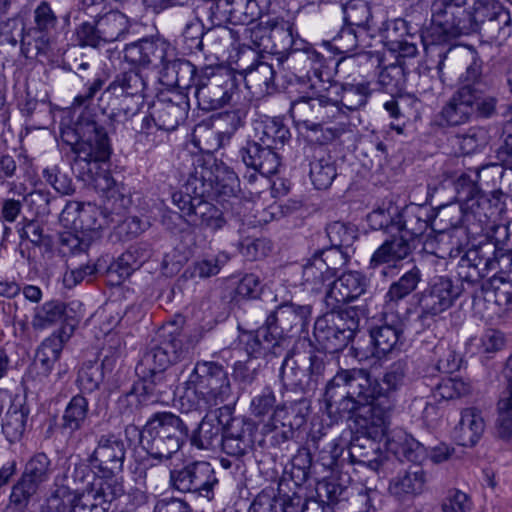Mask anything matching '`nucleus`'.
<instances>
[{"label": "nucleus", "mask_w": 512, "mask_h": 512, "mask_svg": "<svg viewBox=\"0 0 512 512\" xmlns=\"http://www.w3.org/2000/svg\"><path fill=\"white\" fill-rule=\"evenodd\" d=\"M170 485L182 493H193L208 500L214 498L218 485L214 468L209 462L194 461L170 471Z\"/></svg>", "instance_id": "obj_16"}, {"label": "nucleus", "mask_w": 512, "mask_h": 512, "mask_svg": "<svg viewBox=\"0 0 512 512\" xmlns=\"http://www.w3.org/2000/svg\"><path fill=\"white\" fill-rule=\"evenodd\" d=\"M290 114L295 122L303 124L307 130L319 131L325 123L340 116L341 108L328 95L317 94L293 101Z\"/></svg>", "instance_id": "obj_17"}, {"label": "nucleus", "mask_w": 512, "mask_h": 512, "mask_svg": "<svg viewBox=\"0 0 512 512\" xmlns=\"http://www.w3.org/2000/svg\"><path fill=\"white\" fill-rule=\"evenodd\" d=\"M497 167L496 164H485L476 168H469L467 172L461 173L454 181L458 201L469 202L474 199L486 197L478 185L482 170Z\"/></svg>", "instance_id": "obj_44"}, {"label": "nucleus", "mask_w": 512, "mask_h": 512, "mask_svg": "<svg viewBox=\"0 0 512 512\" xmlns=\"http://www.w3.org/2000/svg\"><path fill=\"white\" fill-rule=\"evenodd\" d=\"M186 385H195L202 395L224 402L231 395V384L224 366L214 361H198Z\"/></svg>", "instance_id": "obj_20"}, {"label": "nucleus", "mask_w": 512, "mask_h": 512, "mask_svg": "<svg viewBox=\"0 0 512 512\" xmlns=\"http://www.w3.org/2000/svg\"><path fill=\"white\" fill-rule=\"evenodd\" d=\"M28 408L12 405L2 419V432L10 443L21 440L26 430Z\"/></svg>", "instance_id": "obj_49"}, {"label": "nucleus", "mask_w": 512, "mask_h": 512, "mask_svg": "<svg viewBox=\"0 0 512 512\" xmlns=\"http://www.w3.org/2000/svg\"><path fill=\"white\" fill-rule=\"evenodd\" d=\"M274 61L270 56L258 55L254 50H243L236 65L248 89H254L258 93H269L270 89L274 88Z\"/></svg>", "instance_id": "obj_22"}, {"label": "nucleus", "mask_w": 512, "mask_h": 512, "mask_svg": "<svg viewBox=\"0 0 512 512\" xmlns=\"http://www.w3.org/2000/svg\"><path fill=\"white\" fill-rule=\"evenodd\" d=\"M479 0H437L431 6L432 24L422 35L427 53L431 45H449L448 39L476 33Z\"/></svg>", "instance_id": "obj_5"}, {"label": "nucleus", "mask_w": 512, "mask_h": 512, "mask_svg": "<svg viewBox=\"0 0 512 512\" xmlns=\"http://www.w3.org/2000/svg\"><path fill=\"white\" fill-rule=\"evenodd\" d=\"M368 434L355 436L348 447V455L353 464L367 466L373 471H378L384 462V455L378 440Z\"/></svg>", "instance_id": "obj_36"}, {"label": "nucleus", "mask_w": 512, "mask_h": 512, "mask_svg": "<svg viewBox=\"0 0 512 512\" xmlns=\"http://www.w3.org/2000/svg\"><path fill=\"white\" fill-rule=\"evenodd\" d=\"M332 278L324 269L322 262L317 261V256L312 258L302 267V284L311 286L312 290H319L321 286Z\"/></svg>", "instance_id": "obj_63"}, {"label": "nucleus", "mask_w": 512, "mask_h": 512, "mask_svg": "<svg viewBox=\"0 0 512 512\" xmlns=\"http://www.w3.org/2000/svg\"><path fill=\"white\" fill-rule=\"evenodd\" d=\"M421 281V269L417 265L413 264L411 268L406 270L397 281H394L390 285L385 295L386 301L397 304L399 301L413 293Z\"/></svg>", "instance_id": "obj_46"}, {"label": "nucleus", "mask_w": 512, "mask_h": 512, "mask_svg": "<svg viewBox=\"0 0 512 512\" xmlns=\"http://www.w3.org/2000/svg\"><path fill=\"white\" fill-rule=\"evenodd\" d=\"M254 426L239 418H233L228 422L222 433L221 450L235 458L244 456L252 449Z\"/></svg>", "instance_id": "obj_32"}, {"label": "nucleus", "mask_w": 512, "mask_h": 512, "mask_svg": "<svg viewBox=\"0 0 512 512\" xmlns=\"http://www.w3.org/2000/svg\"><path fill=\"white\" fill-rule=\"evenodd\" d=\"M242 162L265 177L277 173L280 167V156L276 150L257 141H248L239 151Z\"/></svg>", "instance_id": "obj_35"}, {"label": "nucleus", "mask_w": 512, "mask_h": 512, "mask_svg": "<svg viewBox=\"0 0 512 512\" xmlns=\"http://www.w3.org/2000/svg\"><path fill=\"white\" fill-rule=\"evenodd\" d=\"M369 280L360 272L349 271L329 283L325 295L326 307L336 310L340 305L352 302L367 292Z\"/></svg>", "instance_id": "obj_29"}, {"label": "nucleus", "mask_w": 512, "mask_h": 512, "mask_svg": "<svg viewBox=\"0 0 512 512\" xmlns=\"http://www.w3.org/2000/svg\"><path fill=\"white\" fill-rule=\"evenodd\" d=\"M286 339H281L275 335L271 327L265 323L259 327L254 333L248 335L245 343V349L250 358L257 360V358L264 357L268 361L273 358L280 357L285 352L284 344Z\"/></svg>", "instance_id": "obj_34"}, {"label": "nucleus", "mask_w": 512, "mask_h": 512, "mask_svg": "<svg viewBox=\"0 0 512 512\" xmlns=\"http://www.w3.org/2000/svg\"><path fill=\"white\" fill-rule=\"evenodd\" d=\"M336 166L332 156L322 146L313 148L310 161V179L316 189H327L336 178Z\"/></svg>", "instance_id": "obj_39"}, {"label": "nucleus", "mask_w": 512, "mask_h": 512, "mask_svg": "<svg viewBox=\"0 0 512 512\" xmlns=\"http://www.w3.org/2000/svg\"><path fill=\"white\" fill-rule=\"evenodd\" d=\"M231 415L232 408L228 405L205 415L190 433L191 445L201 450L218 449L221 445L222 433L231 420Z\"/></svg>", "instance_id": "obj_24"}, {"label": "nucleus", "mask_w": 512, "mask_h": 512, "mask_svg": "<svg viewBox=\"0 0 512 512\" xmlns=\"http://www.w3.org/2000/svg\"><path fill=\"white\" fill-rule=\"evenodd\" d=\"M147 401L148 398L142 394L140 386L133 384L128 391L123 392L119 396L116 406L122 416L130 419L146 405Z\"/></svg>", "instance_id": "obj_56"}, {"label": "nucleus", "mask_w": 512, "mask_h": 512, "mask_svg": "<svg viewBox=\"0 0 512 512\" xmlns=\"http://www.w3.org/2000/svg\"><path fill=\"white\" fill-rule=\"evenodd\" d=\"M189 111V100L179 92L162 93L152 105L153 124L165 131L175 130Z\"/></svg>", "instance_id": "obj_27"}, {"label": "nucleus", "mask_w": 512, "mask_h": 512, "mask_svg": "<svg viewBox=\"0 0 512 512\" xmlns=\"http://www.w3.org/2000/svg\"><path fill=\"white\" fill-rule=\"evenodd\" d=\"M213 193L214 173L202 158H197L183 188L172 194V201L188 224L217 231L226 221L222 211L207 201Z\"/></svg>", "instance_id": "obj_4"}, {"label": "nucleus", "mask_w": 512, "mask_h": 512, "mask_svg": "<svg viewBox=\"0 0 512 512\" xmlns=\"http://www.w3.org/2000/svg\"><path fill=\"white\" fill-rule=\"evenodd\" d=\"M255 140L274 150L282 148L289 141V128L278 118H265L255 122Z\"/></svg>", "instance_id": "obj_40"}, {"label": "nucleus", "mask_w": 512, "mask_h": 512, "mask_svg": "<svg viewBox=\"0 0 512 512\" xmlns=\"http://www.w3.org/2000/svg\"><path fill=\"white\" fill-rule=\"evenodd\" d=\"M427 61L435 63V70L441 82L443 68L447 59L461 62L465 70L459 76V87H465L473 94L478 95L479 89L487 88L483 74V61L478 52L472 48H462L451 45H431L427 47Z\"/></svg>", "instance_id": "obj_11"}, {"label": "nucleus", "mask_w": 512, "mask_h": 512, "mask_svg": "<svg viewBox=\"0 0 512 512\" xmlns=\"http://www.w3.org/2000/svg\"><path fill=\"white\" fill-rule=\"evenodd\" d=\"M34 26L26 32L22 28L21 50L28 57L46 54L53 42L58 18L47 1H42L34 10Z\"/></svg>", "instance_id": "obj_18"}, {"label": "nucleus", "mask_w": 512, "mask_h": 512, "mask_svg": "<svg viewBox=\"0 0 512 512\" xmlns=\"http://www.w3.org/2000/svg\"><path fill=\"white\" fill-rule=\"evenodd\" d=\"M193 72L186 86L194 88V95L201 110L212 111L224 107L232 97L234 81L231 73L221 67L205 66L200 70L192 64Z\"/></svg>", "instance_id": "obj_10"}, {"label": "nucleus", "mask_w": 512, "mask_h": 512, "mask_svg": "<svg viewBox=\"0 0 512 512\" xmlns=\"http://www.w3.org/2000/svg\"><path fill=\"white\" fill-rule=\"evenodd\" d=\"M126 451L125 441L120 435L103 434L87 461L101 478L113 481L112 478L123 470Z\"/></svg>", "instance_id": "obj_19"}, {"label": "nucleus", "mask_w": 512, "mask_h": 512, "mask_svg": "<svg viewBox=\"0 0 512 512\" xmlns=\"http://www.w3.org/2000/svg\"><path fill=\"white\" fill-rule=\"evenodd\" d=\"M314 256H317V261L323 263L324 269L328 272L331 278H334L337 271L341 267L345 266L350 259L349 250L333 245L328 248L315 251Z\"/></svg>", "instance_id": "obj_54"}, {"label": "nucleus", "mask_w": 512, "mask_h": 512, "mask_svg": "<svg viewBox=\"0 0 512 512\" xmlns=\"http://www.w3.org/2000/svg\"><path fill=\"white\" fill-rule=\"evenodd\" d=\"M75 498L76 493H74L68 486H56L47 498L46 504L42 508V512H65L68 508L73 510Z\"/></svg>", "instance_id": "obj_61"}, {"label": "nucleus", "mask_w": 512, "mask_h": 512, "mask_svg": "<svg viewBox=\"0 0 512 512\" xmlns=\"http://www.w3.org/2000/svg\"><path fill=\"white\" fill-rule=\"evenodd\" d=\"M105 375L100 366L93 361L83 363L78 371L77 383L87 392H93L100 387Z\"/></svg>", "instance_id": "obj_64"}, {"label": "nucleus", "mask_w": 512, "mask_h": 512, "mask_svg": "<svg viewBox=\"0 0 512 512\" xmlns=\"http://www.w3.org/2000/svg\"><path fill=\"white\" fill-rule=\"evenodd\" d=\"M89 402L81 394L73 396L67 403L61 416L60 429L63 433L73 435L81 430L88 419Z\"/></svg>", "instance_id": "obj_43"}, {"label": "nucleus", "mask_w": 512, "mask_h": 512, "mask_svg": "<svg viewBox=\"0 0 512 512\" xmlns=\"http://www.w3.org/2000/svg\"><path fill=\"white\" fill-rule=\"evenodd\" d=\"M383 388L367 369H340L325 386L323 402L334 420L356 417L365 434L386 437L391 404Z\"/></svg>", "instance_id": "obj_2"}, {"label": "nucleus", "mask_w": 512, "mask_h": 512, "mask_svg": "<svg viewBox=\"0 0 512 512\" xmlns=\"http://www.w3.org/2000/svg\"><path fill=\"white\" fill-rule=\"evenodd\" d=\"M430 364L441 373H453L460 368L462 358L446 341H439L433 348Z\"/></svg>", "instance_id": "obj_51"}, {"label": "nucleus", "mask_w": 512, "mask_h": 512, "mask_svg": "<svg viewBox=\"0 0 512 512\" xmlns=\"http://www.w3.org/2000/svg\"><path fill=\"white\" fill-rule=\"evenodd\" d=\"M304 403L305 401L290 406H276L274 391L270 387H265L261 393L253 397L250 408L257 418H263L272 412L269 421L264 425V431L271 434L272 445L281 446L294 439L296 431L305 424V414L298 408Z\"/></svg>", "instance_id": "obj_9"}, {"label": "nucleus", "mask_w": 512, "mask_h": 512, "mask_svg": "<svg viewBox=\"0 0 512 512\" xmlns=\"http://www.w3.org/2000/svg\"><path fill=\"white\" fill-rule=\"evenodd\" d=\"M471 392V384L460 378H445L439 382L434 390L435 399L451 400L466 396Z\"/></svg>", "instance_id": "obj_59"}, {"label": "nucleus", "mask_w": 512, "mask_h": 512, "mask_svg": "<svg viewBox=\"0 0 512 512\" xmlns=\"http://www.w3.org/2000/svg\"><path fill=\"white\" fill-rule=\"evenodd\" d=\"M311 314V305L284 302L278 305L274 311L270 312L265 321L275 335L285 339V332H289L294 328H300L303 331L309 324Z\"/></svg>", "instance_id": "obj_31"}, {"label": "nucleus", "mask_w": 512, "mask_h": 512, "mask_svg": "<svg viewBox=\"0 0 512 512\" xmlns=\"http://www.w3.org/2000/svg\"><path fill=\"white\" fill-rule=\"evenodd\" d=\"M53 472L52 462L44 452L34 454L26 463L24 472L12 486L4 512H25L39 487Z\"/></svg>", "instance_id": "obj_14"}, {"label": "nucleus", "mask_w": 512, "mask_h": 512, "mask_svg": "<svg viewBox=\"0 0 512 512\" xmlns=\"http://www.w3.org/2000/svg\"><path fill=\"white\" fill-rule=\"evenodd\" d=\"M427 475L420 465H412L400 471L389 481L388 492L399 502H406L422 494Z\"/></svg>", "instance_id": "obj_33"}, {"label": "nucleus", "mask_w": 512, "mask_h": 512, "mask_svg": "<svg viewBox=\"0 0 512 512\" xmlns=\"http://www.w3.org/2000/svg\"><path fill=\"white\" fill-rule=\"evenodd\" d=\"M326 234L331 245L346 250H350L357 238L355 229L340 221L327 225Z\"/></svg>", "instance_id": "obj_62"}, {"label": "nucleus", "mask_w": 512, "mask_h": 512, "mask_svg": "<svg viewBox=\"0 0 512 512\" xmlns=\"http://www.w3.org/2000/svg\"><path fill=\"white\" fill-rule=\"evenodd\" d=\"M359 317L355 309L330 312L318 317L314 323V338L318 350L337 353L347 347L359 328Z\"/></svg>", "instance_id": "obj_12"}, {"label": "nucleus", "mask_w": 512, "mask_h": 512, "mask_svg": "<svg viewBox=\"0 0 512 512\" xmlns=\"http://www.w3.org/2000/svg\"><path fill=\"white\" fill-rule=\"evenodd\" d=\"M385 445L400 461H409L420 465L427 457L426 448L412 436L398 431L392 437H386Z\"/></svg>", "instance_id": "obj_38"}, {"label": "nucleus", "mask_w": 512, "mask_h": 512, "mask_svg": "<svg viewBox=\"0 0 512 512\" xmlns=\"http://www.w3.org/2000/svg\"><path fill=\"white\" fill-rule=\"evenodd\" d=\"M65 312V305L59 301H50L38 307L32 320L34 329H45L60 321Z\"/></svg>", "instance_id": "obj_57"}, {"label": "nucleus", "mask_w": 512, "mask_h": 512, "mask_svg": "<svg viewBox=\"0 0 512 512\" xmlns=\"http://www.w3.org/2000/svg\"><path fill=\"white\" fill-rule=\"evenodd\" d=\"M477 97L468 88L459 87L439 112L438 125L456 127L470 122L475 116Z\"/></svg>", "instance_id": "obj_30"}, {"label": "nucleus", "mask_w": 512, "mask_h": 512, "mask_svg": "<svg viewBox=\"0 0 512 512\" xmlns=\"http://www.w3.org/2000/svg\"><path fill=\"white\" fill-rule=\"evenodd\" d=\"M269 55L280 68L287 61L303 63L307 70V77L318 82H329L331 73L326 59L312 47L294 48L296 40L293 25L285 20H273L270 24Z\"/></svg>", "instance_id": "obj_7"}, {"label": "nucleus", "mask_w": 512, "mask_h": 512, "mask_svg": "<svg viewBox=\"0 0 512 512\" xmlns=\"http://www.w3.org/2000/svg\"><path fill=\"white\" fill-rule=\"evenodd\" d=\"M190 415L155 413L145 425L144 449L155 459H169L189 440Z\"/></svg>", "instance_id": "obj_8"}, {"label": "nucleus", "mask_w": 512, "mask_h": 512, "mask_svg": "<svg viewBox=\"0 0 512 512\" xmlns=\"http://www.w3.org/2000/svg\"><path fill=\"white\" fill-rule=\"evenodd\" d=\"M419 207L405 208L397 216L392 226H396L398 233L406 235L410 241L421 236L428 228V222L420 215Z\"/></svg>", "instance_id": "obj_47"}, {"label": "nucleus", "mask_w": 512, "mask_h": 512, "mask_svg": "<svg viewBox=\"0 0 512 512\" xmlns=\"http://www.w3.org/2000/svg\"><path fill=\"white\" fill-rule=\"evenodd\" d=\"M129 19L120 11H109L104 15H92L83 20L76 29V38L80 46L98 48L115 42L129 31Z\"/></svg>", "instance_id": "obj_15"}, {"label": "nucleus", "mask_w": 512, "mask_h": 512, "mask_svg": "<svg viewBox=\"0 0 512 512\" xmlns=\"http://www.w3.org/2000/svg\"><path fill=\"white\" fill-rule=\"evenodd\" d=\"M503 374L507 380L508 396L500 399L498 402L499 418L497 433L500 438L508 440L512 436V353L507 359Z\"/></svg>", "instance_id": "obj_45"}, {"label": "nucleus", "mask_w": 512, "mask_h": 512, "mask_svg": "<svg viewBox=\"0 0 512 512\" xmlns=\"http://www.w3.org/2000/svg\"><path fill=\"white\" fill-rule=\"evenodd\" d=\"M282 356L279 379L284 389L308 393L317 388L326 368L323 357L310 353L308 357L295 358L287 349Z\"/></svg>", "instance_id": "obj_13"}, {"label": "nucleus", "mask_w": 512, "mask_h": 512, "mask_svg": "<svg viewBox=\"0 0 512 512\" xmlns=\"http://www.w3.org/2000/svg\"><path fill=\"white\" fill-rule=\"evenodd\" d=\"M485 422L481 412L476 408L464 409L455 428V438L458 444L465 447L474 446L482 436Z\"/></svg>", "instance_id": "obj_41"}, {"label": "nucleus", "mask_w": 512, "mask_h": 512, "mask_svg": "<svg viewBox=\"0 0 512 512\" xmlns=\"http://www.w3.org/2000/svg\"><path fill=\"white\" fill-rule=\"evenodd\" d=\"M108 212L114 213L113 208L108 205L98 208L88 204L85 207L81 202L69 201L60 214V220L66 226L84 231H93L108 226L109 222H116L114 217L109 220Z\"/></svg>", "instance_id": "obj_25"}, {"label": "nucleus", "mask_w": 512, "mask_h": 512, "mask_svg": "<svg viewBox=\"0 0 512 512\" xmlns=\"http://www.w3.org/2000/svg\"><path fill=\"white\" fill-rule=\"evenodd\" d=\"M180 402L181 408L186 411L185 414L189 415V412H196L198 416L209 407L219 403L215 399H209L205 395H202L196 390L195 385H186L185 392L181 396Z\"/></svg>", "instance_id": "obj_60"}, {"label": "nucleus", "mask_w": 512, "mask_h": 512, "mask_svg": "<svg viewBox=\"0 0 512 512\" xmlns=\"http://www.w3.org/2000/svg\"><path fill=\"white\" fill-rule=\"evenodd\" d=\"M123 493V486L117 480L100 479L76 494L73 512H107L111 502Z\"/></svg>", "instance_id": "obj_26"}, {"label": "nucleus", "mask_w": 512, "mask_h": 512, "mask_svg": "<svg viewBox=\"0 0 512 512\" xmlns=\"http://www.w3.org/2000/svg\"><path fill=\"white\" fill-rule=\"evenodd\" d=\"M190 346L181 335H170L160 344L150 346L139 360L136 371L142 374L150 371H165L173 364L188 358Z\"/></svg>", "instance_id": "obj_21"}, {"label": "nucleus", "mask_w": 512, "mask_h": 512, "mask_svg": "<svg viewBox=\"0 0 512 512\" xmlns=\"http://www.w3.org/2000/svg\"><path fill=\"white\" fill-rule=\"evenodd\" d=\"M406 81L404 63L398 59L396 63L389 64L380 70L377 85L383 92L394 96L405 89Z\"/></svg>", "instance_id": "obj_48"}, {"label": "nucleus", "mask_w": 512, "mask_h": 512, "mask_svg": "<svg viewBox=\"0 0 512 512\" xmlns=\"http://www.w3.org/2000/svg\"><path fill=\"white\" fill-rule=\"evenodd\" d=\"M412 252L411 241L406 235L399 233L376 249L370 259V268H377L382 264L396 262L405 259Z\"/></svg>", "instance_id": "obj_42"}, {"label": "nucleus", "mask_w": 512, "mask_h": 512, "mask_svg": "<svg viewBox=\"0 0 512 512\" xmlns=\"http://www.w3.org/2000/svg\"><path fill=\"white\" fill-rule=\"evenodd\" d=\"M147 80L144 74L136 68L119 72L113 81L107 86L104 93H109L116 98H133L136 105L133 108L122 109L124 115L133 117L139 112V106L147 97Z\"/></svg>", "instance_id": "obj_28"}, {"label": "nucleus", "mask_w": 512, "mask_h": 512, "mask_svg": "<svg viewBox=\"0 0 512 512\" xmlns=\"http://www.w3.org/2000/svg\"><path fill=\"white\" fill-rule=\"evenodd\" d=\"M140 379L139 383L142 394L150 400L155 398L154 401L165 395L171 389V379L165 371H150V373L142 374L141 371H136Z\"/></svg>", "instance_id": "obj_50"}, {"label": "nucleus", "mask_w": 512, "mask_h": 512, "mask_svg": "<svg viewBox=\"0 0 512 512\" xmlns=\"http://www.w3.org/2000/svg\"><path fill=\"white\" fill-rule=\"evenodd\" d=\"M403 332L404 324L397 317H392L390 322L385 320L383 324L371 328L373 355L380 358L397 349L402 343Z\"/></svg>", "instance_id": "obj_37"}, {"label": "nucleus", "mask_w": 512, "mask_h": 512, "mask_svg": "<svg viewBox=\"0 0 512 512\" xmlns=\"http://www.w3.org/2000/svg\"><path fill=\"white\" fill-rule=\"evenodd\" d=\"M230 260V256L226 252H219L217 255L200 259L185 270L183 276L209 278L217 275L222 267Z\"/></svg>", "instance_id": "obj_53"}, {"label": "nucleus", "mask_w": 512, "mask_h": 512, "mask_svg": "<svg viewBox=\"0 0 512 512\" xmlns=\"http://www.w3.org/2000/svg\"><path fill=\"white\" fill-rule=\"evenodd\" d=\"M104 85V80L95 78L89 84L87 91L75 97L73 108L84 106L78 116L72 132H64V141L71 145L75 154L72 170L83 181L90 182L94 187L106 194L107 201L104 206L113 208L114 213L108 212L111 217L120 221L123 204L126 200L123 196H116V182L110 172L101 169V164L107 162L111 155V146L108 134L101 123L100 115L92 112L88 106Z\"/></svg>", "instance_id": "obj_1"}, {"label": "nucleus", "mask_w": 512, "mask_h": 512, "mask_svg": "<svg viewBox=\"0 0 512 512\" xmlns=\"http://www.w3.org/2000/svg\"><path fill=\"white\" fill-rule=\"evenodd\" d=\"M370 93L371 89L368 82L344 84L341 86L340 99H333V101L338 102L341 110L346 108L349 111H354L366 104Z\"/></svg>", "instance_id": "obj_52"}, {"label": "nucleus", "mask_w": 512, "mask_h": 512, "mask_svg": "<svg viewBox=\"0 0 512 512\" xmlns=\"http://www.w3.org/2000/svg\"><path fill=\"white\" fill-rule=\"evenodd\" d=\"M62 340L57 337L46 338L36 351V361L41 364L45 374H49L62 352Z\"/></svg>", "instance_id": "obj_58"}, {"label": "nucleus", "mask_w": 512, "mask_h": 512, "mask_svg": "<svg viewBox=\"0 0 512 512\" xmlns=\"http://www.w3.org/2000/svg\"><path fill=\"white\" fill-rule=\"evenodd\" d=\"M124 58L127 62L155 69L161 78L176 86H186L193 68L188 60L177 59L174 48L164 38H143L126 45Z\"/></svg>", "instance_id": "obj_6"}, {"label": "nucleus", "mask_w": 512, "mask_h": 512, "mask_svg": "<svg viewBox=\"0 0 512 512\" xmlns=\"http://www.w3.org/2000/svg\"><path fill=\"white\" fill-rule=\"evenodd\" d=\"M476 33L490 40L506 38L511 33V15L498 0H479Z\"/></svg>", "instance_id": "obj_23"}, {"label": "nucleus", "mask_w": 512, "mask_h": 512, "mask_svg": "<svg viewBox=\"0 0 512 512\" xmlns=\"http://www.w3.org/2000/svg\"><path fill=\"white\" fill-rule=\"evenodd\" d=\"M344 22L347 26L368 28L372 18L369 4L364 0H350L342 6Z\"/></svg>", "instance_id": "obj_55"}, {"label": "nucleus", "mask_w": 512, "mask_h": 512, "mask_svg": "<svg viewBox=\"0 0 512 512\" xmlns=\"http://www.w3.org/2000/svg\"><path fill=\"white\" fill-rule=\"evenodd\" d=\"M505 253L494 243H486L467 250L459 259L456 274L460 284H455L448 276H436L424 289L418 299L421 317L437 316L452 306L465 294L473 303L484 297L490 284L483 279L497 268L498 259Z\"/></svg>", "instance_id": "obj_3"}]
</instances>
